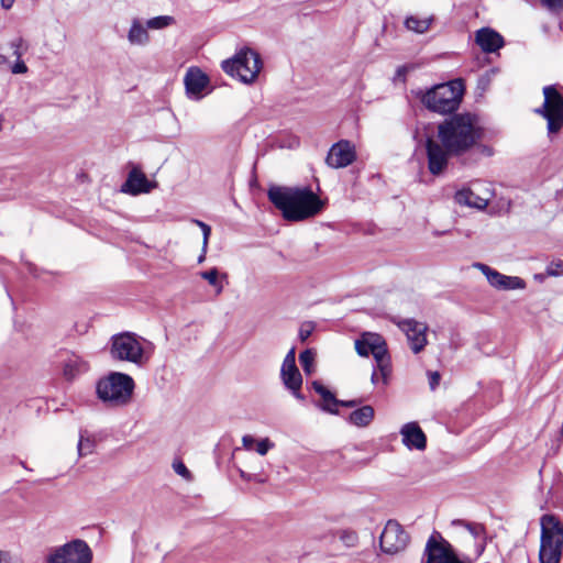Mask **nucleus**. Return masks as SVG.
Returning <instances> with one entry per match:
<instances>
[{"label":"nucleus","instance_id":"1","mask_svg":"<svg viewBox=\"0 0 563 563\" xmlns=\"http://www.w3.org/2000/svg\"><path fill=\"white\" fill-rule=\"evenodd\" d=\"M267 196L269 201L288 221H302L318 214L323 205L309 187L272 186Z\"/></svg>","mask_w":563,"mask_h":563},{"label":"nucleus","instance_id":"2","mask_svg":"<svg viewBox=\"0 0 563 563\" xmlns=\"http://www.w3.org/2000/svg\"><path fill=\"white\" fill-rule=\"evenodd\" d=\"M441 144L453 155H461L472 148L482 137L475 115L457 113L445 119L438 126Z\"/></svg>","mask_w":563,"mask_h":563},{"label":"nucleus","instance_id":"3","mask_svg":"<svg viewBox=\"0 0 563 563\" xmlns=\"http://www.w3.org/2000/svg\"><path fill=\"white\" fill-rule=\"evenodd\" d=\"M465 86L462 79H453L445 84L433 86L421 97L423 106L440 114L456 111L462 102Z\"/></svg>","mask_w":563,"mask_h":563},{"label":"nucleus","instance_id":"4","mask_svg":"<svg viewBox=\"0 0 563 563\" xmlns=\"http://www.w3.org/2000/svg\"><path fill=\"white\" fill-rule=\"evenodd\" d=\"M134 387V380L130 375L111 372L98 380L96 393L98 398L108 406L123 407L131 401Z\"/></svg>","mask_w":563,"mask_h":563},{"label":"nucleus","instance_id":"5","mask_svg":"<svg viewBox=\"0 0 563 563\" xmlns=\"http://www.w3.org/2000/svg\"><path fill=\"white\" fill-rule=\"evenodd\" d=\"M540 563H560L563 552V522L551 514L540 519Z\"/></svg>","mask_w":563,"mask_h":563},{"label":"nucleus","instance_id":"6","mask_svg":"<svg viewBox=\"0 0 563 563\" xmlns=\"http://www.w3.org/2000/svg\"><path fill=\"white\" fill-rule=\"evenodd\" d=\"M146 341L132 332H122L111 338L110 355L113 360L144 365L148 356L144 344Z\"/></svg>","mask_w":563,"mask_h":563},{"label":"nucleus","instance_id":"7","mask_svg":"<svg viewBox=\"0 0 563 563\" xmlns=\"http://www.w3.org/2000/svg\"><path fill=\"white\" fill-rule=\"evenodd\" d=\"M221 66L228 75L236 77L244 84H251L257 78L262 69V60L255 51L243 48L231 59L223 60Z\"/></svg>","mask_w":563,"mask_h":563},{"label":"nucleus","instance_id":"8","mask_svg":"<svg viewBox=\"0 0 563 563\" xmlns=\"http://www.w3.org/2000/svg\"><path fill=\"white\" fill-rule=\"evenodd\" d=\"M420 563H473V561L459 559L452 544L440 532L433 531L427 540Z\"/></svg>","mask_w":563,"mask_h":563},{"label":"nucleus","instance_id":"9","mask_svg":"<svg viewBox=\"0 0 563 563\" xmlns=\"http://www.w3.org/2000/svg\"><path fill=\"white\" fill-rule=\"evenodd\" d=\"M543 96V104L536 109V113L547 120L548 132L554 134L563 128V97L554 86H545Z\"/></svg>","mask_w":563,"mask_h":563},{"label":"nucleus","instance_id":"10","mask_svg":"<svg viewBox=\"0 0 563 563\" xmlns=\"http://www.w3.org/2000/svg\"><path fill=\"white\" fill-rule=\"evenodd\" d=\"M91 549L80 539L53 548L46 558V563H91Z\"/></svg>","mask_w":563,"mask_h":563},{"label":"nucleus","instance_id":"11","mask_svg":"<svg viewBox=\"0 0 563 563\" xmlns=\"http://www.w3.org/2000/svg\"><path fill=\"white\" fill-rule=\"evenodd\" d=\"M410 542V536L396 520H388L379 537V545L384 553L395 555L404 552Z\"/></svg>","mask_w":563,"mask_h":563},{"label":"nucleus","instance_id":"12","mask_svg":"<svg viewBox=\"0 0 563 563\" xmlns=\"http://www.w3.org/2000/svg\"><path fill=\"white\" fill-rule=\"evenodd\" d=\"M398 328L406 334L409 346L415 354L420 353L427 345L428 325L415 319H402L396 322Z\"/></svg>","mask_w":563,"mask_h":563},{"label":"nucleus","instance_id":"13","mask_svg":"<svg viewBox=\"0 0 563 563\" xmlns=\"http://www.w3.org/2000/svg\"><path fill=\"white\" fill-rule=\"evenodd\" d=\"M355 159V146L347 140H341L330 147L325 163L331 168H344Z\"/></svg>","mask_w":563,"mask_h":563},{"label":"nucleus","instance_id":"14","mask_svg":"<svg viewBox=\"0 0 563 563\" xmlns=\"http://www.w3.org/2000/svg\"><path fill=\"white\" fill-rule=\"evenodd\" d=\"M474 266L486 276L489 285L496 289L514 290L526 287L525 280L520 277L504 275L483 263H476Z\"/></svg>","mask_w":563,"mask_h":563},{"label":"nucleus","instance_id":"15","mask_svg":"<svg viewBox=\"0 0 563 563\" xmlns=\"http://www.w3.org/2000/svg\"><path fill=\"white\" fill-rule=\"evenodd\" d=\"M428 168L432 175L441 174L448 166L449 156L453 155L442 144L432 139H428L426 143Z\"/></svg>","mask_w":563,"mask_h":563},{"label":"nucleus","instance_id":"16","mask_svg":"<svg viewBox=\"0 0 563 563\" xmlns=\"http://www.w3.org/2000/svg\"><path fill=\"white\" fill-rule=\"evenodd\" d=\"M355 350L360 356L373 355L374 360L387 352L384 338L377 333H364L355 341Z\"/></svg>","mask_w":563,"mask_h":563},{"label":"nucleus","instance_id":"17","mask_svg":"<svg viewBox=\"0 0 563 563\" xmlns=\"http://www.w3.org/2000/svg\"><path fill=\"white\" fill-rule=\"evenodd\" d=\"M186 92L189 98L199 100L202 98V91L209 85V77L198 67H190L184 77Z\"/></svg>","mask_w":563,"mask_h":563},{"label":"nucleus","instance_id":"18","mask_svg":"<svg viewBox=\"0 0 563 563\" xmlns=\"http://www.w3.org/2000/svg\"><path fill=\"white\" fill-rule=\"evenodd\" d=\"M280 378L286 388L298 387L302 384V376L296 365V350L291 347L282 364Z\"/></svg>","mask_w":563,"mask_h":563},{"label":"nucleus","instance_id":"19","mask_svg":"<svg viewBox=\"0 0 563 563\" xmlns=\"http://www.w3.org/2000/svg\"><path fill=\"white\" fill-rule=\"evenodd\" d=\"M157 184L150 181L145 174L140 169L133 168L122 185V191L133 196L140 194H148L152 189L156 188Z\"/></svg>","mask_w":563,"mask_h":563},{"label":"nucleus","instance_id":"20","mask_svg":"<svg viewBox=\"0 0 563 563\" xmlns=\"http://www.w3.org/2000/svg\"><path fill=\"white\" fill-rule=\"evenodd\" d=\"M402 443L409 450L423 451L427 446V438L417 422L405 423L400 429Z\"/></svg>","mask_w":563,"mask_h":563},{"label":"nucleus","instance_id":"21","mask_svg":"<svg viewBox=\"0 0 563 563\" xmlns=\"http://www.w3.org/2000/svg\"><path fill=\"white\" fill-rule=\"evenodd\" d=\"M475 41L485 53H494L504 46L503 36L489 27L478 30Z\"/></svg>","mask_w":563,"mask_h":563},{"label":"nucleus","instance_id":"22","mask_svg":"<svg viewBox=\"0 0 563 563\" xmlns=\"http://www.w3.org/2000/svg\"><path fill=\"white\" fill-rule=\"evenodd\" d=\"M88 368V363L75 353H67L63 361V375L67 380L75 379L86 373Z\"/></svg>","mask_w":563,"mask_h":563},{"label":"nucleus","instance_id":"23","mask_svg":"<svg viewBox=\"0 0 563 563\" xmlns=\"http://www.w3.org/2000/svg\"><path fill=\"white\" fill-rule=\"evenodd\" d=\"M454 200L456 203L461 206H467L476 209H484L487 207L489 198L481 197L471 188H463L456 191L454 196Z\"/></svg>","mask_w":563,"mask_h":563},{"label":"nucleus","instance_id":"24","mask_svg":"<svg viewBox=\"0 0 563 563\" xmlns=\"http://www.w3.org/2000/svg\"><path fill=\"white\" fill-rule=\"evenodd\" d=\"M452 523L464 527L473 536L476 547L475 558H478L485 550V527L481 523L467 522L464 520H454Z\"/></svg>","mask_w":563,"mask_h":563},{"label":"nucleus","instance_id":"25","mask_svg":"<svg viewBox=\"0 0 563 563\" xmlns=\"http://www.w3.org/2000/svg\"><path fill=\"white\" fill-rule=\"evenodd\" d=\"M312 387L316 390V393H318L321 396L323 400L322 405H320V408L327 412L336 415V407L339 406V400L334 397V395L317 380L312 383Z\"/></svg>","mask_w":563,"mask_h":563},{"label":"nucleus","instance_id":"26","mask_svg":"<svg viewBox=\"0 0 563 563\" xmlns=\"http://www.w3.org/2000/svg\"><path fill=\"white\" fill-rule=\"evenodd\" d=\"M374 416V408L369 405H365L350 413L349 422L358 428H364L367 427L373 421Z\"/></svg>","mask_w":563,"mask_h":563},{"label":"nucleus","instance_id":"27","mask_svg":"<svg viewBox=\"0 0 563 563\" xmlns=\"http://www.w3.org/2000/svg\"><path fill=\"white\" fill-rule=\"evenodd\" d=\"M128 40L130 44L139 46L146 45L150 42V35L146 26H144L137 19L132 21L128 33Z\"/></svg>","mask_w":563,"mask_h":563},{"label":"nucleus","instance_id":"28","mask_svg":"<svg viewBox=\"0 0 563 563\" xmlns=\"http://www.w3.org/2000/svg\"><path fill=\"white\" fill-rule=\"evenodd\" d=\"M431 22V18L409 16L406 19L405 25L408 30L422 34L429 30Z\"/></svg>","mask_w":563,"mask_h":563},{"label":"nucleus","instance_id":"29","mask_svg":"<svg viewBox=\"0 0 563 563\" xmlns=\"http://www.w3.org/2000/svg\"><path fill=\"white\" fill-rule=\"evenodd\" d=\"M376 363V369L378 374L380 375V378L384 384L387 383L388 376L390 375V356L388 354V351L385 352V354H380L378 357L375 358Z\"/></svg>","mask_w":563,"mask_h":563},{"label":"nucleus","instance_id":"30","mask_svg":"<svg viewBox=\"0 0 563 563\" xmlns=\"http://www.w3.org/2000/svg\"><path fill=\"white\" fill-rule=\"evenodd\" d=\"M200 277L209 283V285L216 288L217 294H221L223 290V285L219 280V272L216 267L199 273Z\"/></svg>","mask_w":563,"mask_h":563},{"label":"nucleus","instance_id":"31","mask_svg":"<svg viewBox=\"0 0 563 563\" xmlns=\"http://www.w3.org/2000/svg\"><path fill=\"white\" fill-rule=\"evenodd\" d=\"M174 23V18L169 15H158L146 21V29L161 30Z\"/></svg>","mask_w":563,"mask_h":563},{"label":"nucleus","instance_id":"32","mask_svg":"<svg viewBox=\"0 0 563 563\" xmlns=\"http://www.w3.org/2000/svg\"><path fill=\"white\" fill-rule=\"evenodd\" d=\"M299 361L306 374H311L314 362V353L312 350H305L299 354Z\"/></svg>","mask_w":563,"mask_h":563},{"label":"nucleus","instance_id":"33","mask_svg":"<svg viewBox=\"0 0 563 563\" xmlns=\"http://www.w3.org/2000/svg\"><path fill=\"white\" fill-rule=\"evenodd\" d=\"M8 45L12 51V55L18 59L27 51V45L21 36L12 38Z\"/></svg>","mask_w":563,"mask_h":563},{"label":"nucleus","instance_id":"34","mask_svg":"<svg viewBox=\"0 0 563 563\" xmlns=\"http://www.w3.org/2000/svg\"><path fill=\"white\" fill-rule=\"evenodd\" d=\"M77 449H78L79 456H86L88 454H91L95 449V441L91 440L90 438H86L81 434L79 438Z\"/></svg>","mask_w":563,"mask_h":563},{"label":"nucleus","instance_id":"35","mask_svg":"<svg viewBox=\"0 0 563 563\" xmlns=\"http://www.w3.org/2000/svg\"><path fill=\"white\" fill-rule=\"evenodd\" d=\"M496 74L497 69L495 68L486 70L483 75L479 76L477 87L481 88L482 90L488 89Z\"/></svg>","mask_w":563,"mask_h":563},{"label":"nucleus","instance_id":"36","mask_svg":"<svg viewBox=\"0 0 563 563\" xmlns=\"http://www.w3.org/2000/svg\"><path fill=\"white\" fill-rule=\"evenodd\" d=\"M340 540L349 548H354L358 543V536L353 530H343L340 534Z\"/></svg>","mask_w":563,"mask_h":563},{"label":"nucleus","instance_id":"37","mask_svg":"<svg viewBox=\"0 0 563 563\" xmlns=\"http://www.w3.org/2000/svg\"><path fill=\"white\" fill-rule=\"evenodd\" d=\"M541 5L552 13L563 11V0H541Z\"/></svg>","mask_w":563,"mask_h":563},{"label":"nucleus","instance_id":"38","mask_svg":"<svg viewBox=\"0 0 563 563\" xmlns=\"http://www.w3.org/2000/svg\"><path fill=\"white\" fill-rule=\"evenodd\" d=\"M547 275L554 276V277L563 275V261L558 260V261L551 262L547 266Z\"/></svg>","mask_w":563,"mask_h":563},{"label":"nucleus","instance_id":"39","mask_svg":"<svg viewBox=\"0 0 563 563\" xmlns=\"http://www.w3.org/2000/svg\"><path fill=\"white\" fill-rule=\"evenodd\" d=\"M194 222L201 229L202 231V244L205 249H208L209 238L211 234V228L207 223L200 221V220H194Z\"/></svg>","mask_w":563,"mask_h":563},{"label":"nucleus","instance_id":"40","mask_svg":"<svg viewBox=\"0 0 563 563\" xmlns=\"http://www.w3.org/2000/svg\"><path fill=\"white\" fill-rule=\"evenodd\" d=\"M174 471L187 481L191 479V473L181 461L173 463Z\"/></svg>","mask_w":563,"mask_h":563},{"label":"nucleus","instance_id":"41","mask_svg":"<svg viewBox=\"0 0 563 563\" xmlns=\"http://www.w3.org/2000/svg\"><path fill=\"white\" fill-rule=\"evenodd\" d=\"M274 446V443L269 441L268 438L262 439L256 443V452L264 456L267 454L268 450Z\"/></svg>","mask_w":563,"mask_h":563},{"label":"nucleus","instance_id":"42","mask_svg":"<svg viewBox=\"0 0 563 563\" xmlns=\"http://www.w3.org/2000/svg\"><path fill=\"white\" fill-rule=\"evenodd\" d=\"M12 74H25L27 71V66L21 58H16L15 63L11 67Z\"/></svg>","mask_w":563,"mask_h":563},{"label":"nucleus","instance_id":"43","mask_svg":"<svg viewBox=\"0 0 563 563\" xmlns=\"http://www.w3.org/2000/svg\"><path fill=\"white\" fill-rule=\"evenodd\" d=\"M312 330H313V327L310 323L302 324L299 329V339L302 342L306 341L310 336Z\"/></svg>","mask_w":563,"mask_h":563},{"label":"nucleus","instance_id":"44","mask_svg":"<svg viewBox=\"0 0 563 563\" xmlns=\"http://www.w3.org/2000/svg\"><path fill=\"white\" fill-rule=\"evenodd\" d=\"M428 376H429L430 388L432 390H434L440 384L441 376H440L439 372H429Z\"/></svg>","mask_w":563,"mask_h":563},{"label":"nucleus","instance_id":"45","mask_svg":"<svg viewBox=\"0 0 563 563\" xmlns=\"http://www.w3.org/2000/svg\"><path fill=\"white\" fill-rule=\"evenodd\" d=\"M0 563H21V561L13 558L8 552L0 551Z\"/></svg>","mask_w":563,"mask_h":563},{"label":"nucleus","instance_id":"46","mask_svg":"<svg viewBox=\"0 0 563 563\" xmlns=\"http://www.w3.org/2000/svg\"><path fill=\"white\" fill-rule=\"evenodd\" d=\"M242 444H243L244 449L252 450L253 445L255 444V439L252 435H250V434H245L242 438Z\"/></svg>","mask_w":563,"mask_h":563},{"label":"nucleus","instance_id":"47","mask_svg":"<svg viewBox=\"0 0 563 563\" xmlns=\"http://www.w3.org/2000/svg\"><path fill=\"white\" fill-rule=\"evenodd\" d=\"M301 386L302 384H299L298 387H288L287 389L292 394L295 398L298 400H305V396L301 394Z\"/></svg>","mask_w":563,"mask_h":563},{"label":"nucleus","instance_id":"48","mask_svg":"<svg viewBox=\"0 0 563 563\" xmlns=\"http://www.w3.org/2000/svg\"><path fill=\"white\" fill-rule=\"evenodd\" d=\"M361 401L360 400H347V401H344V400H339V405L343 406V407H356Z\"/></svg>","mask_w":563,"mask_h":563},{"label":"nucleus","instance_id":"49","mask_svg":"<svg viewBox=\"0 0 563 563\" xmlns=\"http://www.w3.org/2000/svg\"><path fill=\"white\" fill-rule=\"evenodd\" d=\"M1 7L5 10H9L12 8L14 0H0Z\"/></svg>","mask_w":563,"mask_h":563},{"label":"nucleus","instance_id":"50","mask_svg":"<svg viewBox=\"0 0 563 563\" xmlns=\"http://www.w3.org/2000/svg\"><path fill=\"white\" fill-rule=\"evenodd\" d=\"M380 378V375L378 374L376 367H374L373 374H372V383L377 384Z\"/></svg>","mask_w":563,"mask_h":563},{"label":"nucleus","instance_id":"51","mask_svg":"<svg viewBox=\"0 0 563 563\" xmlns=\"http://www.w3.org/2000/svg\"><path fill=\"white\" fill-rule=\"evenodd\" d=\"M207 249L202 245L201 254L198 257V263L201 264L206 260Z\"/></svg>","mask_w":563,"mask_h":563},{"label":"nucleus","instance_id":"52","mask_svg":"<svg viewBox=\"0 0 563 563\" xmlns=\"http://www.w3.org/2000/svg\"><path fill=\"white\" fill-rule=\"evenodd\" d=\"M8 62H9L8 57L2 55V54H0V65L8 64Z\"/></svg>","mask_w":563,"mask_h":563},{"label":"nucleus","instance_id":"53","mask_svg":"<svg viewBox=\"0 0 563 563\" xmlns=\"http://www.w3.org/2000/svg\"><path fill=\"white\" fill-rule=\"evenodd\" d=\"M240 475H241V477H242L243 479H246V481H250V479H251L250 475H247L244 471H240Z\"/></svg>","mask_w":563,"mask_h":563}]
</instances>
